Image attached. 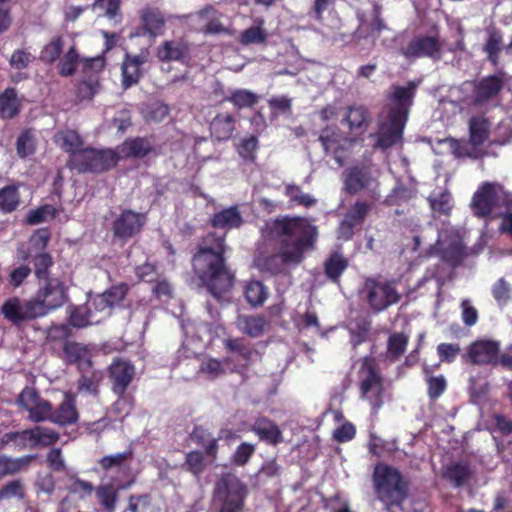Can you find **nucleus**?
<instances>
[{
    "mask_svg": "<svg viewBox=\"0 0 512 512\" xmlns=\"http://www.w3.org/2000/svg\"><path fill=\"white\" fill-rule=\"evenodd\" d=\"M141 19L143 22V29L149 35L156 37L162 34L165 20L162 13L158 9H144L141 14Z\"/></svg>",
    "mask_w": 512,
    "mask_h": 512,
    "instance_id": "39",
    "label": "nucleus"
},
{
    "mask_svg": "<svg viewBox=\"0 0 512 512\" xmlns=\"http://www.w3.org/2000/svg\"><path fill=\"white\" fill-rule=\"evenodd\" d=\"M344 121L351 131L364 130L369 124L370 114L364 106H351L345 115Z\"/></svg>",
    "mask_w": 512,
    "mask_h": 512,
    "instance_id": "41",
    "label": "nucleus"
},
{
    "mask_svg": "<svg viewBox=\"0 0 512 512\" xmlns=\"http://www.w3.org/2000/svg\"><path fill=\"white\" fill-rule=\"evenodd\" d=\"M145 222V214L125 210L113 224L114 234L121 239L131 238L141 230Z\"/></svg>",
    "mask_w": 512,
    "mask_h": 512,
    "instance_id": "20",
    "label": "nucleus"
},
{
    "mask_svg": "<svg viewBox=\"0 0 512 512\" xmlns=\"http://www.w3.org/2000/svg\"><path fill=\"white\" fill-rule=\"evenodd\" d=\"M19 99L14 88H7L0 95V116L5 119H11L19 113Z\"/></svg>",
    "mask_w": 512,
    "mask_h": 512,
    "instance_id": "42",
    "label": "nucleus"
},
{
    "mask_svg": "<svg viewBox=\"0 0 512 512\" xmlns=\"http://www.w3.org/2000/svg\"><path fill=\"white\" fill-rule=\"evenodd\" d=\"M17 154L21 158H25L35 151V139L30 130L22 132L16 143Z\"/></svg>",
    "mask_w": 512,
    "mask_h": 512,
    "instance_id": "59",
    "label": "nucleus"
},
{
    "mask_svg": "<svg viewBox=\"0 0 512 512\" xmlns=\"http://www.w3.org/2000/svg\"><path fill=\"white\" fill-rule=\"evenodd\" d=\"M226 347L236 355L242 358L244 361L243 365L247 364L249 361L254 360L257 356V352L246 345L244 340L242 339H231L226 343Z\"/></svg>",
    "mask_w": 512,
    "mask_h": 512,
    "instance_id": "54",
    "label": "nucleus"
},
{
    "mask_svg": "<svg viewBox=\"0 0 512 512\" xmlns=\"http://www.w3.org/2000/svg\"><path fill=\"white\" fill-rule=\"evenodd\" d=\"M415 91L414 82H409L405 86L395 85L391 88L390 103L379 115L377 131L370 135L374 140V148L386 151L402 143L403 131Z\"/></svg>",
    "mask_w": 512,
    "mask_h": 512,
    "instance_id": "2",
    "label": "nucleus"
},
{
    "mask_svg": "<svg viewBox=\"0 0 512 512\" xmlns=\"http://www.w3.org/2000/svg\"><path fill=\"white\" fill-rule=\"evenodd\" d=\"M344 183L349 193L368 190L372 198L378 199L379 197L378 183L366 168L353 167L347 170Z\"/></svg>",
    "mask_w": 512,
    "mask_h": 512,
    "instance_id": "17",
    "label": "nucleus"
},
{
    "mask_svg": "<svg viewBox=\"0 0 512 512\" xmlns=\"http://www.w3.org/2000/svg\"><path fill=\"white\" fill-rule=\"evenodd\" d=\"M52 265V259L49 254L41 253L35 256L34 258V267H35V275L39 279V281H44L45 279H49L47 277L48 270Z\"/></svg>",
    "mask_w": 512,
    "mask_h": 512,
    "instance_id": "64",
    "label": "nucleus"
},
{
    "mask_svg": "<svg viewBox=\"0 0 512 512\" xmlns=\"http://www.w3.org/2000/svg\"><path fill=\"white\" fill-rule=\"evenodd\" d=\"M34 459L35 456L32 455L18 458L0 455V478L26 470Z\"/></svg>",
    "mask_w": 512,
    "mask_h": 512,
    "instance_id": "35",
    "label": "nucleus"
},
{
    "mask_svg": "<svg viewBox=\"0 0 512 512\" xmlns=\"http://www.w3.org/2000/svg\"><path fill=\"white\" fill-rule=\"evenodd\" d=\"M56 216V209L52 205H43L37 209L29 211L26 222L30 225L40 224L52 220Z\"/></svg>",
    "mask_w": 512,
    "mask_h": 512,
    "instance_id": "58",
    "label": "nucleus"
},
{
    "mask_svg": "<svg viewBox=\"0 0 512 512\" xmlns=\"http://www.w3.org/2000/svg\"><path fill=\"white\" fill-rule=\"evenodd\" d=\"M63 352L67 364L76 365L81 372L91 368L92 351L88 346L68 341L64 344Z\"/></svg>",
    "mask_w": 512,
    "mask_h": 512,
    "instance_id": "22",
    "label": "nucleus"
},
{
    "mask_svg": "<svg viewBox=\"0 0 512 512\" xmlns=\"http://www.w3.org/2000/svg\"><path fill=\"white\" fill-rule=\"evenodd\" d=\"M469 130L470 142L445 139L442 143L447 145L456 157H473L475 146L483 144L488 139L491 140V123L482 116L473 117L469 123Z\"/></svg>",
    "mask_w": 512,
    "mask_h": 512,
    "instance_id": "11",
    "label": "nucleus"
},
{
    "mask_svg": "<svg viewBox=\"0 0 512 512\" xmlns=\"http://www.w3.org/2000/svg\"><path fill=\"white\" fill-rule=\"evenodd\" d=\"M1 313L8 321L16 325L41 317L33 297L30 300L12 297L2 305Z\"/></svg>",
    "mask_w": 512,
    "mask_h": 512,
    "instance_id": "15",
    "label": "nucleus"
},
{
    "mask_svg": "<svg viewBox=\"0 0 512 512\" xmlns=\"http://www.w3.org/2000/svg\"><path fill=\"white\" fill-rule=\"evenodd\" d=\"M127 293V286L124 284L116 285L102 294L91 297L87 305L92 310L94 317H99V323L110 316L112 308L124 299Z\"/></svg>",
    "mask_w": 512,
    "mask_h": 512,
    "instance_id": "14",
    "label": "nucleus"
},
{
    "mask_svg": "<svg viewBox=\"0 0 512 512\" xmlns=\"http://www.w3.org/2000/svg\"><path fill=\"white\" fill-rule=\"evenodd\" d=\"M442 43L437 35H416L406 46L400 49L401 54L407 59L428 57L441 58Z\"/></svg>",
    "mask_w": 512,
    "mask_h": 512,
    "instance_id": "13",
    "label": "nucleus"
},
{
    "mask_svg": "<svg viewBox=\"0 0 512 512\" xmlns=\"http://www.w3.org/2000/svg\"><path fill=\"white\" fill-rule=\"evenodd\" d=\"M267 295V290L260 281H251L246 286V299L253 306L261 305L266 300Z\"/></svg>",
    "mask_w": 512,
    "mask_h": 512,
    "instance_id": "53",
    "label": "nucleus"
},
{
    "mask_svg": "<svg viewBox=\"0 0 512 512\" xmlns=\"http://www.w3.org/2000/svg\"><path fill=\"white\" fill-rule=\"evenodd\" d=\"M224 250L223 236L210 234L193 257L195 273L217 300L231 289L234 279L224 264Z\"/></svg>",
    "mask_w": 512,
    "mask_h": 512,
    "instance_id": "3",
    "label": "nucleus"
},
{
    "mask_svg": "<svg viewBox=\"0 0 512 512\" xmlns=\"http://www.w3.org/2000/svg\"><path fill=\"white\" fill-rule=\"evenodd\" d=\"M264 25L265 20L262 17L256 18L253 26L240 33L239 42L244 46L265 43L268 38V32Z\"/></svg>",
    "mask_w": 512,
    "mask_h": 512,
    "instance_id": "36",
    "label": "nucleus"
},
{
    "mask_svg": "<svg viewBox=\"0 0 512 512\" xmlns=\"http://www.w3.org/2000/svg\"><path fill=\"white\" fill-rule=\"evenodd\" d=\"M68 299V287L59 278H49L41 281L37 292L33 296L41 317L59 309Z\"/></svg>",
    "mask_w": 512,
    "mask_h": 512,
    "instance_id": "9",
    "label": "nucleus"
},
{
    "mask_svg": "<svg viewBox=\"0 0 512 512\" xmlns=\"http://www.w3.org/2000/svg\"><path fill=\"white\" fill-rule=\"evenodd\" d=\"M362 294L372 311L379 313L401 300V292L396 280L368 278L365 280Z\"/></svg>",
    "mask_w": 512,
    "mask_h": 512,
    "instance_id": "7",
    "label": "nucleus"
},
{
    "mask_svg": "<svg viewBox=\"0 0 512 512\" xmlns=\"http://www.w3.org/2000/svg\"><path fill=\"white\" fill-rule=\"evenodd\" d=\"M374 482L377 495L386 503L388 510L405 498L406 485L398 470L385 464H378L374 470Z\"/></svg>",
    "mask_w": 512,
    "mask_h": 512,
    "instance_id": "6",
    "label": "nucleus"
},
{
    "mask_svg": "<svg viewBox=\"0 0 512 512\" xmlns=\"http://www.w3.org/2000/svg\"><path fill=\"white\" fill-rule=\"evenodd\" d=\"M325 273L332 281H337L348 266L347 260L335 252L325 261Z\"/></svg>",
    "mask_w": 512,
    "mask_h": 512,
    "instance_id": "49",
    "label": "nucleus"
},
{
    "mask_svg": "<svg viewBox=\"0 0 512 512\" xmlns=\"http://www.w3.org/2000/svg\"><path fill=\"white\" fill-rule=\"evenodd\" d=\"M79 61V55L74 47H71L69 51L59 62V73L62 76H70L75 72L76 65Z\"/></svg>",
    "mask_w": 512,
    "mask_h": 512,
    "instance_id": "61",
    "label": "nucleus"
},
{
    "mask_svg": "<svg viewBox=\"0 0 512 512\" xmlns=\"http://www.w3.org/2000/svg\"><path fill=\"white\" fill-rule=\"evenodd\" d=\"M147 61L144 54L129 55L126 54L125 60L122 63V84L125 88H129L139 82L142 76V66Z\"/></svg>",
    "mask_w": 512,
    "mask_h": 512,
    "instance_id": "24",
    "label": "nucleus"
},
{
    "mask_svg": "<svg viewBox=\"0 0 512 512\" xmlns=\"http://www.w3.org/2000/svg\"><path fill=\"white\" fill-rule=\"evenodd\" d=\"M119 160L111 149H82L70 156L69 165L78 172H103L114 167Z\"/></svg>",
    "mask_w": 512,
    "mask_h": 512,
    "instance_id": "10",
    "label": "nucleus"
},
{
    "mask_svg": "<svg viewBox=\"0 0 512 512\" xmlns=\"http://www.w3.org/2000/svg\"><path fill=\"white\" fill-rule=\"evenodd\" d=\"M133 480L122 482L111 477L110 481L100 484L95 489L97 500L107 512H114L118 502V493L131 487Z\"/></svg>",
    "mask_w": 512,
    "mask_h": 512,
    "instance_id": "19",
    "label": "nucleus"
},
{
    "mask_svg": "<svg viewBox=\"0 0 512 512\" xmlns=\"http://www.w3.org/2000/svg\"><path fill=\"white\" fill-rule=\"evenodd\" d=\"M24 488L20 480H12L0 488V501L11 499H22Z\"/></svg>",
    "mask_w": 512,
    "mask_h": 512,
    "instance_id": "60",
    "label": "nucleus"
},
{
    "mask_svg": "<svg viewBox=\"0 0 512 512\" xmlns=\"http://www.w3.org/2000/svg\"><path fill=\"white\" fill-rule=\"evenodd\" d=\"M245 496V487L234 475H224L216 483L214 502L220 512H240Z\"/></svg>",
    "mask_w": 512,
    "mask_h": 512,
    "instance_id": "8",
    "label": "nucleus"
},
{
    "mask_svg": "<svg viewBox=\"0 0 512 512\" xmlns=\"http://www.w3.org/2000/svg\"><path fill=\"white\" fill-rule=\"evenodd\" d=\"M491 293L497 304L502 307L512 299V286L504 278H500L492 285Z\"/></svg>",
    "mask_w": 512,
    "mask_h": 512,
    "instance_id": "51",
    "label": "nucleus"
},
{
    "mask_svg": "<svg viewBox=\"0 0 512 512\" xmlns=\"http://www.w3.org/2000/svg\"><path fill=\"white\" fill-rule=\"evenodd\" d=\"M59 439V434L53 429L36 426L24 430L25 447L37 448L54 444Z\"/></svg>",
    "mask_w": 512,
    "mask_h": 512,
    "instance_id": "26",
    "label": "nucleus"
},
{
    "mask_svg": "<svg viewBox=\"0 0 512 512\" xmlns=\"http://www.w3.org/2000/svg\"><path fill=\"white\" fill-rule=\"evenodd\" d=\"M502 33L495 28L487 30V38L483 47L484 52L487 55V59L495 67L501 65L500 53L504 50Z\"/></svg>",
    "mask_w": 512,
    "mask_h": 512,
    "instance_id": "30",
    "label": "nucleus"
},
{
    "mask_svg": "<svg viewBox=\"0 0 512 512\" xmlns=\"http://www.w3.org/2000/svg\"><path fill=\"white\" fill-rule=\"evenodd\" d=\"M436 254L448 265H458L464 257V246L458 231L443 229L438 234L435 246L431 247L430 254Z\"/></svg>",
    "mask_w": 512,
    "mask_h": 512,
    "instance_id": "12",
    "label": "nucleus"
},
{
    "mask_svg": "<svg viewBox=\"0 0 512 512\" xmlns=\"http://www.w3.org/2000/svg\"><path fill=\"white\" fill-rule=\"evenodd\" d=\"M258 148V139L256 136H249L241 139L238 145L239 155L246 160H253Z\"/></svg>",
    "mask_w": 512,
    "mask_h": 512,
    "instance_id": "63",
    "label": "nucleus"
},
{
    "mask_svg": "<svg viewBox=\"0 0 512 512\" xmlns=\"http://www.w3.org/2000/svg\"><path fill=\"white\" fill-rule=\"evenodd\" d=\"M408 338L403 333H395L389 337L388 353L390 357L397 358L405 352Z\"/></svg>",
    "mask_w": 512,
    "mask_h": 512,
    "instance_id": "62",
    "label": "nucleus"
},
{
    "mask_svg": "<svg viewBox=\"0 0 512 512\" xmlns=\"http://www.w3.org/2000/svg\"><path fill=\"white\" fill-rule=\"evenodd\" d=\"M152 149L150 142L144 138L126 140L120 147V153L125 157H144Z\"/></svg>",
    "mask_w": 512,
    "mask_h": 512,
    "instance_id": "43",
    "label": "nucleus"
},
{
    "mask_svg": "<svg viewBox=\"0 0 512 512\" xmlns=\"http://www.w3.org/2000/svg\"><path fill=\"white\" fill-rule=\"evenodd\" d=\"M433 212L448 215L453 207V199L446 189H435L428 197Z\"/></svg>",
    "mask_w": 512,
    "mask_h": 512,
    "instance_id": "40",
    "label": "nucleus"
},
{
    "mask_svg": "<svg viewBox=\"0 0 512 512\" xmlns=\"http://www.w3.org/2000/svg\"><path fill=\"white\" fill-rule=\"evenodd\" d=\"M360 397L366 401L373 414L383 406L388 398L383 377L375 361L365 357L359 370Z\"/></svg>",
    "mask_w": 512,
    "mask_h": 512,
    "instance_id": "5",
    "label": "nucleus"
},
{
    "mask_svg": "<svg viewBox=\"0 0 512 512\" xmlns=\"http://www.w3.org/2000/svg\"><path fill=\"white\" fill-rule=\"evenodd\" d=\"M211 222L215 228L233 229L239 228L243 223V219L238 208L232 206L215 213Z\"/></svg>",
    "mask_w": 512,
    "mask_h": 512,
    "instance_id": "37",
    "label": "nucleus"
},
{
    "mask_svg": "<svg viewBox=\"0 0 512 512\" xmlns=\"http://www.w3.org/2000/svg\"><path fill=\"white\" fill-rule=\"evenodd\" d=\"M19 405L28 411V418L33 422L48 420L51 415V404L41 398L34 388L25 387L18 398Z\"/></svg>",
    "mask_w": 512,
    "mask_h": 512,
    "instance_id": "16",
    "label": "nucleus"
},
{
    "mask_svg": "<svg viewBox=\"0 0 512 512\" xmlns=\"http://www.w3.org/2000/svg\"><path fill=\"white\" fill-rule=\"evenodd\" d=\"M100 89L99 79L96 74L81 81L77 87V98L80 101L91 100Z\"/></svg>",
    "mask_w": 512,
    "mask_h": 512,
    "instance_id": "52",
    "label": "nucleus"
},
{
    "mask_svg": "<svg viewBox=\"0 0 512 512\" xmlns=\"http://www.w3.org/2000/svg\"><path fill=\"white\" fill-rule=\"evenodd\" d=\"M55 142L70 156L76 152H80L82 140L77 132L73 130L60 131L55 135Z\"/></svg>",
    "mask_w": 512,
    "mask_h": 512,
    "instance_id": "46",
    "label": "nucleus"
},
{
    "mask_svg": "<svg viewBox=\"0 0 512 512\" xmlns=\"http://www.w3.org/2000/svg\"><path fill=\"white\" fill-rule=\"evenodd\" d=\"M48 420L60 425H69L77 422L78 412L75 407L74 397L66 394L59 407L54 412L51 411Z\"/></svg>",
    "mask_w": 512,
    "mask_h": 512,
    "instance_id": "32",
    "label": "nucleus"
},
{
    "mask_svg": "<svg viewBox=\"0 0 512 512\" xmlns=\"http://www.w3.org/2000/svg\"><path fill=\"white\" fill-rule=\"evenodd\" d=\"M234 130L235 118L229 113L218 114L210 124L211 135L218 141L230 139Z\"/></svg>",
    "mask_w": 512,
    "mask_h": 512,
    "instance_id": "33",
    "label": "nucleus"
},
{
    "mask_svg": "<svg viewBox=\"0 0 512 512\" xmlns=\"http://www.w3.org/2000/svg\"><path fill=\"white\" fill-rule=\"evenodd\" d=\"M229 369L228 360L219 361L217 359H207L204 360L200 366V371L210 379L219 377Z\"/></svg>",
    "mask_w": 512,
    "mask_h": 512,
    "instance_id": "55",
    "label": "nucleus"
},
{
    "mask_svg": "<svg viewBox=\"0 0 512 512\" xmlns=\"http://www.w3.org/2000/svg\"><path fill=\"white\" fill-rule=\"evenodd\" d=\"M20 204V194L18 186L7 185L0 189V211L11 213L17 209Z\"/></svg>",
    "mask_w": 512,
    "mask_h": 512,
    "instance_id": "45",
    "label": "nucleus"
},
{
    "mask_svg": "<svg viewBox=\"0 0 512 512\" xmlns=\"http://www.w3.org/2000/svg\"><path fill=\"white\" fill-rule=\"evenodd\" d=\"M134 375V366L129 361L122 359L115 360L109 368L113 392L122 396L130 385Z\"/></svg>",
    "mask_w": 512,
    "mask_h": 512,
    "instance_id": "21",
    "label": "nucleus"
},
{
    "mask_svg": "<svg viewBox=\"0 0 512 512\" xmlns=\"http://www.w3.org/2000/svg\"><path fill=\"white\" fill-rule=\"evenodd\" d=\"M319 141L322 144L324 151L327 154H332L333 158L337 162L339 166H342L344 163V151L342 146V138L336 133L334 130L325 129L320 137Z\"/></svg>",
    "mask_w": 512,
    "mask_h": 512,
    "instance_id": "31",
    "label": "nucleus"
},
{
    "mask_svg": "<svg viewBox=\"0 0 512 512\" xmlns=\"http://www.w3.org/2000/svg\"><path fill=\"white\" fill-rule=\"evenodd\" d=\"M443 475L454 486L459 487L468 482L471 471L465 463H452L446 467Z\"/></svg>",
    "mask_w": 512,
    "mask_h": 512,
    "instance_id": "44",
    "label": "nucleus"
},
{
    "mask_svg": "<svg viewBox=\"0 0 512 512\" xmlns=\"http://www.w3.org/2000/svg\"><path fill=\"white\" fill-rule=\"evenodd\" d=\"M190 17L199 23V29L206 34H218L225 31L219 21L218 12L212 6H207Z\"/></svg>",
    "mask_w": 512,
    "mask_h": 512,
    "instance_id": "27",
    "label": "nucleus"
},
{
    "mask_svg": "<svg viewBox=\"0 0 512 512\" xmlns=\"http://www.w3.org/2000/svg\"><path fill=\"white\" fill-rule=\"evenodd\" d=\"M512 141V118L501 120L491 131V142L506 144Z\"/></svg>",
    "mask_w": 512,
    "mask_h": 512,
    "instance_id": "50",
    "label": "nucleus"
},
{
    "mask_svg": "<svg viewBox=\"0 0 512 512\" xmlns=\"http://www.w3.org/2000/svg\"><path fill=\"white\" fill-rule=\"evenodd\" d=\"M130 456L131 452L125 451L121 453L104 456L98 461V463L100 467L106 472H111L115 470L118 473H122L127 470L125 462L128 458H130Z\"/></svg>",
    "mask_w": 512,
    "mask_h": 512,
    "instance_id": "47",
    "label": "nucleus"
},
{
    "mask_svg": "<svg viewBox=\"0 0 512 512\" xmlns=\"http://www.w3.org/2000/svg\"><path fill=\"white\" fill-rule=\"evenodd\" d=\"M262 233L265 238L275 239L279 248L277 253L270 256L260 253L255 258V266L273 275L285 273L299 265L316 238V228L300 217L276 219L267 223Z\"/></svg>",
    "mask_w": 512,
    "mask_h": 512,
    "instance_id": "1",
    "label": "nucleus"
},
{
    "mask_svg": "<svg viewBox=\"0 0 512 512\" xmlns=\"http://www.w3.org/2000/svg\"><path fill=\"white\" fill-rule=\"evenodd\" d=\"M371 206L365 202H356L346 214L342 221V230L345 227L353 228L360 224L367 213L370 211Z\"/></svg>",
    "mask_w": 512,
    "mask_h": 512,
    "instance_id": "48",
    "label": "nucleus"
},
{
    "mask_svg": "<svg viewBox=\"0 0 512 512\" xmlns=\"http://www.w3.org/2000/svg\"><path fill=\"white\" fill-rule=\"evenodd\" d=\"M251 430L261 441L269 445H277L283 441L282 431L279 426L266 417L257 418L252 424Z\"/></svg>",
    "mask_w": 512,
    "mask_h": 512,
    "instance_id": "25",
    "label": "nucleus"
},
{
    "mask_svg": "<svg viewBox=\"0 0 512 512\" xmlns=\"http://www.w3.org/2000/svg\"><path fill=\"white\" fill-rule=\"evenodd\" d=\"M227 100L238 108H246L255 105L258 102V96L245 89H237L231 93Z\"/></svg>",
    "mask_w": 512,
    "mask_h": 512,
    "instance_id": "57",
    "label": "nucleus"
},
{
    "mask_svg": "<svg viewBox=\"0 0 512 512\" xmlns=\"http://www.w3.org/2000/svg\"><path fill=\"white\" fill-rule=\"evenodd\" d=\"M444 282L445 272L443 271V266L436 264L426 270L424 276L418 281L417 289L435 292L439 299Z\"/></svg>",
    "mask_w": 512,
    "mask_h": 512,
    "instance_id": "28",
    "label": "nucleus"
},
{
    "mask_svg": "<svg viewBox=\"0 0 512 512\" xmlns=\"http://www.w3.org/2000/svg\"><path fill=\"white\" fill-rule=\"evenodd\" d=\"M285 195L289 197L293 203L304 207H311L317 202L312 195L303 193L300 187L292 184L285 186Z\"/></svg>",
    "mask_w": 512,
    "mask_h": 512,
    "instance_id": "56",
    "label": "nucleus"
},
{
    "mask_svg": "<svg viewBox=\"0 0 512 512\" xmlns=\"http://www.w3.org/2000/svg\"><path fill=\"white\" fill-rule=\"evenodd\" d=\"M237 328L251 337L262 335L268 325L266 319L260 315H239L236 321Z\"/></svg>",
    "mask_w": 512,
    "mask_h": 512,
    "instance_id": "34",
    "label": "nucleus"
},
{
    "mask_svg": "<svg viewBox=\"0 0 512 512\" xmlns=\"http://www.w3.org/2000/svg\"><path fill=\"white\" fill-rule=\"evenodd\" d=\"M189 44L183 39H171L164 41L157 48V57L162 62H184L189 58Z\"/></svg>",
    "mask_w": 512,
    "mask_h": 512,
    "instance_id": "23",
    "label": "nucleus"
},
{
    "mask_svg": "<svg viewBox=\"0 0 512 512\" xmlns=\"http://www.w3.org/2000/svg\"><path fill=\"white\" fill-rule=\"evenodd\" d=\"M504 79L500 75H492L482 79L475 88V100L483 103L493 99L503 88Z\"/></svg>",
    "mask_w": 512,
    "mask_h": 512,
    "instance_id": "29",
    "label": "nucleus"
},
{
    "mask_svg": "<svg viewBox=\"0 0 512 512\" xmlns=\"http://www.w3.org/2000/svg\"><path fill=\"white\" fill-rule=\"evenodd\" d=\"M512 193L496 182H485L475 192L472 209L477 216H503L500 229L512 237Z\"/></svg>",
    "mask_w": 512,
    "mask_h": 512,
    "instance_id": "4",
    "label": "nucleus"
},
{
    "mask_svg": "<svg viewBox=\"0 0 512 512\" xmlns=\"http://www.w3.org/2000/svg\"><path fill=\"white\" fill-rule=\"evenodd\" d=\"M500 344L492 340H480L472 343L467 350L466 357L473 364L499 363Z\"/></svg>",
    "mask_w": 512,
    "mask_h": 512,
    "instance_id": "18",
    "label": "nucleus"
},
{
    "mask_svg": "<svg viewBox=\"0 0 512 512\" xmlns=\"http://www.w3.org/2000/svg\"><path fill=\"white\" fill-rule=\"evenodd\" d=\"M69 324L76 328L99 324V317L92 315V310L87 303L71 307L69 310Z\"/></svg>",
    "mask_w": 512,
    "mask_h": 512,
    "instance_id": "38",
    "label": "nucleus"
}]
</instances>
